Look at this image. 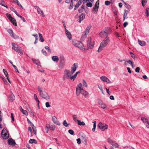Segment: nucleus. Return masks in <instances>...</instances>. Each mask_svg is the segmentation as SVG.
I'll use <instances>...</instances> for the list:
<instances>
[{"mask_svg":"<svg viewBox=\"0 0 149 149\" xmlns=\"http://www.w3.org/2000/svg\"><path fill=\"white\" fill-rule=\"evenodd\" d=\"M124 149H134L133 148L131 147L125 146L124 148Z\"/></svg>","mask_w":149,"mask_h":149,"instance_id":"3c124183","label":"nucleus"},{"mask_svg":"<svg viewBox=\"0 0 149 149\" xmlns=\"http://www.w3.org/2000/svg\"><path fill=\"white\" fill-rule=\"evenodd\" d=\"M76 65H77V63H74L73 65H72L71 67V71L72 73H73L76 70L77 68V66H76Z\"/></svg>","mask_w":149,"mask_h":149,"instance_id":"dca6fc26","label":"nucleus"},{"mask_svg":"<svg viewBox=\"0 0 149 149\" xmlns=\"http://www.w3.org/2000/svg\"><path fill=\"white\" fill-rule=\"evenodd\" d=\"M23 113L26 115H27L28 114V113L26 110H24L22 112Z\"/></svg>","mask_w":149,"mask_h":149,"instance_id":"6e6d98bb","label":"nucleus"},{"mask_svg":"<svg viewBox=\"0 0 149 149\" xmlns=\"http://www.w3.org/2000/svg\"><path fill=\"white\" fill-rule=\"evenodd\" d=\"M10 21L13 24V25L15 26H17V23L16 20L15 19L13 18L10 15Z\"/></svg>","mask_w":149,"mask_h":149,"instance_id":"2eb2a0df","label":"nucleus"},{"mask_svg":"<svg viewBox=\"0 0 149 149\" xmlns=\"http://www.w3.org/2000/svg\"><path fill=\"white\" fill-rule=\"evenodd\" d=\"M56 128V127L54 125H52L51 127L50 126V129L52 130H54Z\"/></svg>","mask_w":149,"mask_h":149,"instance_id":"4d7b16f0","label":"nucleus"},{"mask_svg":"<svg viewBox=\"0 0 149 149\" xmlns=\"http://www.w3.org/2000/svg\"><path fill=\"white\" fill-rule=\"evenodd\" d=\"M15 13L18 17H19L22 19V20L23 22H25L26 20L24 18V17L22 16H21L19 14H18L17 11H15Z\"/></svg>","mask_w":149,"mask_h":149,"instance_id":"bb28decb","label":"nucleus"},{"mask_svg":"<svg viewBox=\"0 0 149 149\" xmlns=\"http://www.w3.org/2000/svg\"><path fill=\"white\" fill-rule=\"evenodd\" d=\"M38 91L40 92V95L41 97L47 100H49L50 99L49 96L42 88L40 87L39 86H38Z\"/></svg>","mask_w":149,"mask_h":149,"instance_id":"f03ea898","label":"nucleus"},{"mask_svg":"<svg viewBox=\"0 0 149 149\" xmlns=\"http://www.w3.org/2000/svg\"><path fill=\"white\" fill-rule=\"evenodd\" d=\"M60 63H62L63 64H64L65 62V58L63 56H61L60 58Z\"/></svg>","mask_w":149,"mask_h":149,"instance_id":"c85d7f7f","label":"nucleus"},{"mask_svg":"<svg viewBox=\"0 0 149 149\" xmlns=\"http://www.w3.org/2000/svg\"><path fill=\"white\" fill-rule=\"evenodd\" d=\"M98 101L99 105L101 106L102 108L103 109H105L106 108L107 105L105 103H104L102 100H100L98 99Z\"/></svg>","mask_w":149,"mask_h":149,"instance_id":"f8f14e48","label":"nucleus"},{"mask_svg":"<svg viewBox=\"0 0 149 149\" xmlns=\"http://www.w3.org/2000/svg\"><path fill=\"white\" fill-rule=\"evenodd\" d=\"M4 2V1H0V5L2 6H5Z\"/></svg>","mask_w":149,"mask_h":149,"instance_id":"774afa93","label":"nucleus"},{"mask_svg":"<svg viewBox=\"0 0 149 149\" xmlns=\"http://www.w3.org/2000/svg\"><path fill=\"white\" fill-rule=\"evenodd\" d=\"M138 41L139 44L141 46L145 45H146V42L144 41H141L139 40H138Z\"/></svg>","mask_w":149,"mask_h":149,"instance_id":"c756f323","label":"nucleus"},{"mask_svg":"<svg viewBox=\"0 0 149 149\" xmlns=\"http://www.w3.org/2000/svg\"><path fill=\"white\" fill-rule=\"evenodd\" d=\"M91 27L92 26L91 24H89L88 25L85 30V33H86L88 34L89 33V30L91 28Z\"/></svg>","mask_w":149,"mask_h":149,"instance_id":"4be33fe9","label":"nucleus"},{"mask_svg":"<svg viewBox=\"0 0 149 149\" xmlns=\"http://www.w3.org/2000/svg\"><path fill=\"white\" fill-rule=\"evenodd\" d=\"M37 11L39 14H43L42 11L41 10L40 8L39 9H38Z\"/></svg>","mask_w":149,"mask_h":149,"instance_id":"a18cd8bd","label":"nucleus"},{"mask_svg":"<svg viewBox=\"0 0 149 149\" xmlns=\"http://www.w3.org/2000/svg\"><path fill=\"white\" fill-rule=\"evenodd\" d=\"M64 73V74L63 78V80L64 81L68 78H70V77L72 76H71L72 74H73L71 72L68 70H65Z\"/></svg>","mask_w":149,"mask_h":149,"instance_id":"423d86ee","label":"nucleus"},{"mask_svg":"<svg viewBox=\"0 0 149 149\" xmlns=\"http://www.w3.org/2000/svg\"><path fill=\"white\" fill-rule=\"evenodd\" d=\"M146 15L147 16H149V8H146Z\"/></svg>","mask_w":149,"mask_h":149,"instance_id":"8fccbe9b","label":"nucleus"},{"mask_svg":"<svg viewBox=\"0 0 149 149\" xmlns=\"http://www.w3.org/2000/svg\"><path fill=\"white\" fill-rule=\"evenodd\" d=\"M63 124L64 126H65V127H68L69 125V124H68L67 123V122L66 120H64L63 121Z\"/></svg>","mask_w":149,"mask_h":149,"instance_id":"ea45409f","label":"nucleus"},{"mask_svg":"<svg viewBox=\"0 0 149 149\" xmlns=\"http://www.w3.org/2000/svg\"><path fill=\"white\" fill-rule=\"evenodd\" d=\"M73 1H72V0L71 2L70 3V6L69 7V9H71L73 8Z\"/></svg>","mask_w":149,"mask_h":149,"instance_id":"79ce46f5","label":"nucleus"},{"mask_svg":"<svg viewBox=\"0 0 149 149\" xmlns=\"http://www.w3.org/2000/svg\"><path fill=\"white\" fill-rule=\"evenodd\" d=\"M45 48L47 50L48 52H49L50 53L51 52V50L49 48V47L48 46H45Z\"/></svg>","mask_w":149,"mask_h":149,"instance_id":"49530a36","label":"nucleus"},{"mask_svg":"<svg viewBox=\"0 0 149 149\" xmlns=\"http://www.w3.org/2000/svg\"><path fill=\"white\" fill-rule=\"evenodd\" d=\"M128 63H129V64H132L133 63V62L132 61H131L130 60H129L128 61H127V62Z\"/></svg>","mask_w":149,"mask_h":149,"instance_id":"69168bd1","label":"nucleus"},{"mask_svg":"<svg viewBox=\"0 0 149 149\" xmlns=\"http://www.w3.org/2000/svg\"><path fill=\"white\" fill-rule=\"evenodd\" d=\"M77 117L75 115H73V119L76 122L77 121Z\"/></svg>","mask_w":149,"mask_h":149,"instance_id":"e2e57ef3","label":"nucleus"},{"mask_svg":"<svg viewBox=\"0 0 149 149\" xmlns=\"http://www.w3.org/2000/svg\"><path fill=\"white\" fill-rule=\"evenodd\" d=\"M79 72H80L79 71L77 72H76L75 74L74 75L70 77V79L71 80L73 79V81H74L76 78L77 74L78 73H79Z\"/></svg>","mask_w":149,"mask_h":149,"instance_id":"b1692460","label":"nucleus"},{"mask_svg":"<svg viewBox=\"0 0 149 149\" xmlns=\"http://www.w3.org/2000/svg\"><path fill=\"white\" fill-rule=\"evenodd\" d=\"M77 121L78 122V124L79 125H84L85 123L84 121L81 122L79 120H77Z\"/></svg>","mask_w":149,"mask_h":149,"instance_id":"7c9ffc66","label":"nucleus"},{"mask_svg":"<svg viewBox=\"0 0 149 149\" xmlns=\"http://www.w3.org/2000/svg\"><path fill=\"white\" fill-rule=\"evenodd\" d=\"M39 36L40 38V41L41 42H43L44 41V38L42 36V35L40 33H39Z\"/></svg>","mask_w":149,"mask_h":149,"instance_id":"c9c22d12","label":"nucleus"},{"mask_svg":"<svg viewBox=\"0 0 149 149\" xmlns=\"http://www.w3.org/2000/svg\"><path fill=\"white\" fill-rule=\"evenodd\" d=\"M98 127L102 131H104L108 128V125L104 124H102L101 122H100L98 125Z\"/></svg>","mask_w":149,"mask_h":149,"instance_id":"1a4fd4ad","label":"nucleus"},{"mask_svg":"<svg viewBox=\"0 0 149 149\" xmlns=\"http://www.w3.org/2000/svg\"><path fill=\"white\" fill-rule=\"evenodd\" d=\"M110 39L109 38H105V39L103 40L100 44V46L98 50V52H99L101 51L103 48L107 45Z\"/></svg>","mask_w":149,"mask_h":149,"instance_id":"7ed1b4c3","label":"nucleus"},{"mask_svg":"<svg viewBox=\"0 0 149 149\" xmlns=\"http://www.w3.org/2000/svg\"><path fill=\"white\" fill-rule=\"evenodd\" d=\"M12 48L16 52L20 53L22 54L23 53L21 51V49L20 47L15 43L12 42Z\"/></svg>","mask_w":149,"mask_h":149,"instance_id":"0eeeda50","label":"nucleus"},{"mask_svg":"<svg viewBox=\"0 0 149 149\" xmlns=\"http://www.w3.org/2000/svg\"><path fill=\"white\" fill-rule=\"evenodd\" d=\"M86 6L88 7H91L92 6V3H91L89 2L86 3Z\"/></svg>","mask_w":149,"mask_h":149,"instance_id":"c03bdc74","label":"nucleus"},{"mask_svg":"<svg viewBox=\"0 0 149 149\" xmlns=\"http://www.w3.org/2000/svg\"><path fill=\"white\" fill-rule=\"evenodd\" d=\"M32 60L33 61L34 63H36L37 65H40V63L37 60H36L33 59H32Z\"/></svg>","mask_w":149,"mask_h":149,"instance_id":"72a5a7b5","label":"nucleus"},{"mask_svg":"<svg viewBox=\"0 0 149 149\" xmlns=\"http://www.w3.org/2000/svg\"><path fill=\"white\" fill-rule=\"evenodd\" d=\"M77 143L78 144H80L81 143V140L80 138H78L77 139Z\"/></svg>","mask_w":149,"mask_h":149,"instance_id":"338daca9","label":"nucleus"},{"mask_svg":"<svg viewBox=\"0 0 149 149\" xmlns=\"http://www.w3.org/2000/svg\"><path fill=\"white\" fill-rule=\"evenodd\" d=\"M29 111L30 114L33 117H34L35 116L33 111L31 110L30 111Z\"/></svg>","mask_w":149,"mask_h":149,"instance_id":"680f3d73","label":"nucleus"},{"mask_svg":"<svg viewBox=\"0 0 149 149\" xmlns=\"http://www.w3.org/2000/svg\"><path fill=\"white\" fill-rule=\"evenodd\" d=\"M100 79L104 82H107L108 83H111V81L105 76H102L100 77Z\"/></svg>","mask_w":149,"mask_h":149,"instance_id":"ddd939ff","label":"nucleus"},{"mask_svg":"<svg viewBox=\"0 0 149 149\" xmlns=\"http://www.w3.org/2000/svg\"><path fill=\"white\" fill-rule=\"evenodd\" d=\"M82 2V0H79V1H78L76 5H75L74 10H77L79 7V6L81 4Z\"/></svg>","mask_w":149,"mask_h":149,"instance_id":"412c9836","label":"nucleus"},{"mask_svg":"<svg viewBox=\"0 0 149 149\" xmlns=\"http://www.w3.org/2000/svg\"><path fill=\"white\" fill-rule=\"evenodd\" d=\"M1 134L2 137L4 139H7L9 136V134L8 132L4 129H3L2 131Z\"/></svg>","mask_w":149,"mask_h":149,"instance_id":"6e6552de","label":"nucleus"},{"mask_svg":"<svg viewBox=\"0 0 149 149\" xmlns=\"http://www.w3.org/2000/svg\"><path fill=\"white\" fill-rule=\"evenodd\" d=\"M147 0H142L141 3L142 6H144L147 2Z\"/></svg>","mask_w":149,"mask_h":149,"instance_id":"58836bf2","label":"nucleus"},{"mask_svg":"<svg viewBox=\"0 0 149 149\" xmlns=\"http://www.w3.org/2000/svg\"><path fill=\"white\" fill-rule=\"evenodd\" d=\"M93 127L92 129V130L93 132H94L95 131V128H96V122L95 121H93Z\"/></svg>","mask_w":149,"mask_h":149,"instance_id":"f704fd0d","label":"nucleus"},{"mask_svg":"<svg viewBox=\"0 0 149 149\" xmlns=\"http://www.w3.org/2000/svg\"><path fill=\"white\" fill-rule=\"evenodd\" d=\"M85 17V15L83 13H81V15L79 16V20L78 21L80 23L82 21L84 18Z\"/></svg>","mask_w":149,"mask_h":149,"instance_id":"6ab92c4d","label":"nucleus"},{"mask_svg":"<svg viewBox=\"0 0 149 149\" xmlns=\"http://www.w3.org/2000/svg\"><path fill=\"white\" fill-rule=\"evenodd\" d=\"M72 43L74 46L78 47L80 49L84 50H85L83 44L81 42L74 39L72 40Z\"/></svg>","mask_w":149,"mask_h":149,"instance_id":"20e7f679","label":"nucleus"},{"mask_svg":"<svg viewBox=\"0 0 149 149\" xmlns=\"http://www.w3.org/2000/svg\"><path fill=\"white\" fill-rule=\"evenodd\" d=\"M66 34L69 40H71L72 39V36L71 33L67 29H66Z\"/></svg>","mask_w":149,"mask_h":149,"instance_id":"a211bd4d","label":"nucleus"},{"mask_svg":"<svg viewBox=\"0 0 149 149\" xmlns=\"http://www.w3.org/2000/svg\"><path fill=\"white\" fill-rule=\"evenodd\" d=\"M10 94V101L13 102L15 99V97L11 92Z\"/></svg>","mask_w":149,"mask_h":149,"instance_id":"5701e85b","label":"nucleus"},{"mask_svg":"<svg viewBox=\"0 0 149 149\" xmlns=\"http://www.w3.org/2000/svg\"><path fill=\"white\" fill-rule=\"evenodd\" d=\"M100 36L102 38H109L108 37V33L105 31H102L99 33Z\"/></svg>","mask_w":149,"mask_h":149,"instance_id":"9b49d317","label":"nucleus"},{"mask_svg":"<svg viewBox=\"0 0 149 149\" xmlns=\"http://www.w3.org/2000/svg\"><path fill=\"white\" fill-rule=\"evenodd\" d=\"M32 129L33 130V132L34 134L35 135L36 134V127L35 126L32 127Z\"/></svg>","mask_w":149,"mask_h":149,"instance_id":"37998d69","label":"nucleus"},{"mask_svg":"<svg viewBox=\"0 0 149 149\" xmlns=\"http://www.w3.org/2000/svg\"><path fill=\"white\" fill-rule=\"evenodd\" d=\"M127 13H124L123 15V21H125V19H127L128 18L127 17Z\"/></svg>","mask_w":149,"mask_h":149,"instance_id":"e433bc0d","label":"nucleus"},{"mask_svg":"<svg viewBox=\"0 0 149 149\" xmlns=\"http://www.w3.org/2000/svg\"><path fill=\"white\" fill-rule=\"evenodd\" d=\"M140 69L139 67H137L136 68L135 71L136 72H139Z\"/></svg>","mask_w":149,"mask_h":149,"instance_id":"bf43d9fd","label":"nucleus"},{"mask_svg":"<svg viewBox=\"0 0 149 149\" xmlns=\"http://www.w3.org/2000/svg\"><path fill=\"white\" fill-rule=\"evenodd\" d=\"M84 10V9L81 8H80L78 9V11L79 13H81L83 12Z\"/></svg>","mask_w":149,"mask_h":149,"instance_id":"052dcab7","label":"nucleus"},{"mask_svg":"<svg viewBox=\"0 0 149 149\" xmlns=\"http://www.w3.org/2000/svg\"><path fill=\"white\" fill-rule=\"evenodd\" d=\"M82 86V84L80 83L77 85L76 87V93L77 96H79L80 93L84 96H86L88 94V92L83 89Z\"/></svg>","mask_w":149,"mask_h":149,"instance_id":"f257e3e1","label":"nucleus"},{"mask_svg":"<svg viewBox=\"0 0 149 149\" xmlns=\"http://www.w3.org/2000/svg\"><path fill=\"white\" fill-rule=\"evenodd\" d=\"M52 59L53 61L55 62H58L59 61L58 57L57 56H52Z\"/></svg>","mask_w":149,"mask_h":149,"instance_id":"a878e982","label":"nucleus"},{"mask_svg":"<svg viewBox=\"0 0 149 149\" xmlns=\"http://www.w3.org/2000/svg\"><path fill=\"white\" fill-rule=\"evenodd\" d=\"M16 143L14 140L11 138H10V145L12 146H14L16 145Z\"/></svg>","mask_w":149,"mask_h":149,"instance_id":"aec40b11","label":"nucleus"},{"mask_svg":"<svg viewBox=\"0 0 149 149\" xmlns=\"http://www.w3.org/2000/svg\"><path fill=\"white\" fill-rule=\"evenodd\" d=\"M2 79L3 80L4 84L6 85H8V83L7 81L5 80L3 78H2Z\"/></svg>","mask_w":149,"mask_h":149,"instance_id":"13d9d810","label":"nucleus"},{"mask_svg":"<svg viewBox=\"0 0 149 149\" xmlns=\"http://www.w3.org/2000/svg\"><path fill=\"white\" fill-rule=\"evenodd\" d=\"M128 23L127 22H125L123 24V26L124 27H126L128 25Z\"/></svg>","mask_w":149,"mask_h":149,"instance_id":"0e129e2a","label":"nucleus"},{"mask_svg":"<svg viewBox=\"0 0 149 149\" xmlns=\"http://www.w3.org/2000/svg\"><path fill=\"white\" fill-rule=\"evenodd\" d=\"M87 34V33H85L82 34L80 39L81 41H83L84 40L86 37Z\"/></svg>","mask_w":149,"mask_h":149,"instance_id":"cd10ccee","label":"nucleus"},{"mask_svg":"<svg viewBox=\"0 0 149 149\" xmlns=\"http://www.w3.org/2000/svg\"><path fill=\"white\" fill-rule=\"evenodd\" d=\"M83 85L84 86L86 87H87V84L85 80L84 79L82 80Z\"/></svg>","mask_w":149,"mask_h":149,"instance_id":"4c0bfd02","label":"nucleus"},{"mask_svg":"<svg viewBox=\"0 0 149 149\" xmlns=\"http://www.w3.org/2000/svg\"><path fill=\"white\" fill-rule=\"evenodd\" d=\"M141 119L143 121V123L145 124L146 123H148V120L145 118L142 117L141 118Z\"/></svg>","mask_w":149,"mask_h":149,"instance_id":"473e14b6","label":"nucleus"},{"mask_svg":"<svg viewBox=\"0 0 149 149\" xmlns=\"http://www.w3.org/2000/svg\"><path fill=\"white\" fill-rule=\"evenodd\" d=\"M45 106L47 107H49L50 106L48 102H47L45 103Z\"/></svg>","mask_w":149,"mask_h":149,"instance_id":"603ef678","label":"nucleus"},{"mask_svg":"<svg viewBox=\"0 0 149 149\" xmlns=\"http://www.w3.org/2000/svg\"><path fill=\"white\" fill-rule=\"evenodd\" d=\"M69 133L71 135H73L74 133V132L72 130H68Z\"/></svg>","mask_w":149,"mask_h":149,"instance_id":"09e8293b","label":"nucleus"},{"mask_svg":"<svg viewBox=\"0 0 149 149\" xmlns=\"http://www.w3.org/2000/svg\"><path fill=\"white\" fill-rule=\"evenodd\" d=\"M52 120L54 123L57 125H59L60 124L59 123L57 120V118L55 116H53L52 117Z\"/></svg>","mask_w":149,"mask_h":149,"instance_id":"f3484780","label":"nucleus"},{"mask_svg":"<svg viewBox=\"0 0 149 149\" xmlns=\"http://www.w3.org/2000/svg\"><path fill=\"white\" fill-rule=\"evenodd\" d=\"M99 8V6H94L93 9V11L95 13V12H97L98 11Z\"/></svg>","mask_w":149,"mask_h":149,"instance_id":"2f4dec72","label":"nucleus"},{"mask_svg":"<svg viewBox=\"0 0 149 149\" xmlns=\"http://www.w3.org/2000/svg\"><path fill=\"white\" fill-rule=\"evenodd\" d=\"M11 118L12 120V121H14L15 120L14 117L13 116V113H11Z\"/></svg>","mask_w":149,"mask_h":149,"instance_id":"de8ad7c7","label":"nucleus"},{"mask_svg":"<svg viewBox=\"0 0 149 149\" xmlns=\"http://www.w3.org/2000/svg\"><path fill=\"white\" fill-rule=\"evenodd\" d=\"M80 135H81V138H82L86 142V136L85 135V134H84L83 133H80Z\"/></svg>","mask_w":149,"mask_h":149,"instance_id":"a19ab883","label":"nucleus"},{"mask_svg":"<svg viewBox=\"0 0 149 149\" xmlns=\"http://www.w3.org/2000/svg\"><path fill=\"white\" fill-rule=\"evenodd\" d=\"M10 35L14 39H16L18 38L19 37L18 36L15 34L10 29Z\"/></svg>","mask_w":149,"mask_h":149,"instance_id":"4468645a","label":"nucleus"},{"mask_svg":"<svg viewBox=\"0 0 149 149\" xmlns=\"http://www.w3.org/2000/svg\"><path fill=\"white\" fill-rule=\"evenodd\" d=\"M17 4V5L19 6L20 7H21L22 8H23L22 6L21 5L20 3L19 2V1H17L16 2Z\"/></svg>","mask_w":149,"mask_h":149,"instance_id":"5fc2aeb1","label":"nucleus"},{"mask_svg":"<svg viewBox=\"0 0 149 149\" xmlns=\"http://www.w3.org/2000/svg\"><path fill=\"white\" fill-rule=\"evenodd\" d=\"M94 45V41L92 40L91 37H89L87 41V50L93 48Z\"/></svg>","mask_w":149,"mask_h":149,"instance_id":"39448f33","label":"nucleus"},{"mask_svg":"<svg viewBox=\"0 0 149 149\" xmlns=\"http://www.w3.org/2000/svg\"><path fill=\"white\" fill-rule=\"evenodd\" d=\"M3 72L5 75V76L6 78V79H7L8 81L9 82V79L8 78V73L7 72V71L5 69H3Z\"/></svg>","mask_w":149,"mask_h":149,"instance_id":"393cba45","label":"nucleus"},{"mask_svg":"<svg viewBox=\"0 0 149 149\" xmlns=\"http://www.w3.org/2000/svg\"><path fill=\"white\" fill-rule=\"evenodd\" d=\"M105 3L106 5L108 6L110 4V2L109 1H105Z\"/></svg>","mask_w":149,"mask_h":149,"instance_id":"864d4df0","label":"nucleus"},{"mask_svg":"<svg viewBox=\"0 0 149 149\" xmlns=\"http://www.w3.org/2000/svg\"><path fill=\"white\" fill-rule=\"evenodd\" d=\"M107 141L111 145H112L113 147L116 148H118V144L117 143H115L110 138H108L107 139Z\"/></svg>","mask_w":149,"mask_h":149,"instance_id":"9d476101","label":"nucleus"}]
</instances>
